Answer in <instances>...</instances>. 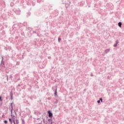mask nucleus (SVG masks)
I'll return each instance as SVG.
<instances>
[{
  "label": "nucleus",
  "mask_w": 124,
  "mask_h": 124,
  "mask_svg": "<svg viewBox=\"0 0 124 124\" xmlns=\"http://www.w3.org/2000/svg\"><path fill=\"white\" fill-rule=\"evenodd\" d=\"M110 51V49H107L106 50V52L107 53V52H109Z\"/></svg>",
  "instance_id": "7"
},
{
  "label": "nucleus",
  "mask_w": 124,
  "mask_h": 124,
  "mask_svg": "<svg viewBox=\"0 0 124 124\" xmlns=\"http://www.w3.org/2000/svg\"><path fill=\"white\" fill-rule=\"evenodd\" d=\"M47 113L48 114V116L49 118H52L53 117V114L51 113V111L50 110H48L47 111Z\"/></svg>",
  "instance_id": "1"
},
{
  "label": "nucleus",
  "mask_w": 124,
  "mask_h": 124,
  "mask_svg": "<svg viewBox=\"0 0 124 124\" xmlns=\"http://www.w3.org/2000/svg\"><path fill=\"white\" fill-rule=\"evenodd\" d=\"M100 100L101 101V102H102V98H100Z\"/></svg>",
  "instance_id": "11"
},
{
  "label": "nucleus",
  "mask_w": 124,
  "mask_h": 124,
  "mask_svg": "<svg viewBox=\"0 0 124 124\" xmlns=\"http://www.w3.org/2000/svg\"><path fill=\"white\" fill-rule=\"evenodd\" d=\"M55 95H57V89L55 90Z\"/></svg>",
  "instance_id": "6"
},
{
  "label": "nucleus",
  "mask_w": 124,
  "mask_h": 124,
  "mask_svg": "<svg viewBox=\"0 0 124 124\" xmlns=\"http://www.w3.org/2000/svg\"><path fill=\"white\" fill-rule=\"evenodd\" d=\"M0 101H2V99H1V96H0Z\"/></svg>",
  "instance_id": "9"
},
{
  "label": "nucleus",
  "mask_w": 124,
  "mask_h": 124,
  "mask_svg": "<svg viewBox=\"0 0 124 124\" xmlns=\"http://www.w3.org/2000/svg\"><path fill=\"white\" fill-rule=\"evenodd\" d=\"M61 38H59L58 41L60 42V41H61Z\"/></svg>",
  "instance_id": "10"
},
{
  "label": "nucleus",
  "mask_w": 124,
  "mask_h": 124,
  "mask_svg": "<svg viewBox=\"0 0 124 124\" xmlns=\"http://www.w3.org/2000/svg\"><path fill=\"white\" fill-rule=\"evenodd\" d=\"M118 41H116V43L114 44V47H117V45H118Z\"/></svg>",
  "instance_id": "3"
},
{
  "label": "nucleus",
  "mask_w": 124,
  "mask_h": 124,
  "mask_svg": "<svg viewBox=\"0 0 124 124\" xmlns=\"http://www.w3.org/2000/svg\"><path fill=\"white\" fill-rule=\"evenodd\" d=\"M51 121V120H50V119H49V120H48V121Z\"/></svg>",
  "instance_id": "14"
},
{
  "label": "nucleus",
  "mask_w": 124,
  "mask_h": 124,
  "mask_svg": "<svg viewBox=\"0 0 124 124\" xmlns=\"http://www.w3.org/2000/svg\"><path fill=\"white\" fill-rule=\"evenodd\" d=\"M118 26L120 28H122V22L118 23Z\"/></svg>",
  "instance_id": "2"
},
{
  "label": "nucleus",
  "mask_w": 124,
  "mask_h": 124,
  "mask_svg": "<svg viewBox=\"0 0 124 124\" xmlns=\"http://www.w3.org/2000/svg\"><path fill=\"white\" fill-rule=\"evenodd\" d=\"M97 103H100V100H98L97 101Z\"/></svg>",
  "instance_id": "12"
},
{
  "label": "nucleus",
  "mask_w": 124,
  "mask_h": 124,
  "mask_svg": "<svg viewBox=\"0 0 124 124\" xmlns=\"http://www.w3.org/2000/svg\"><path fill=\"white\" fill-rule=\"evenodd\" d=\"M16 124H18V120H16Z\"/></svg>",
  "instance_id": "13"
},
{
  "label": "nucleus",
  "mask_w": 124,
  "mask_h": 124,
  "mask_svg": "<svg viewBox=\"0 0 124 124\" xmlns=\"http://www.w3.org/2000/svg\"><path fill=\"white\" fill-rule=\"evenodd\" d=\"M4 124H7V121H4Z\"/></svg>",
  "instance_id": "8"
},
{
  "label": "nucleus",
  "mask_w": 124,
  "mask_h": 124,
  "mask_svg": "<svg viewBox=\"0 0 124 124\" xmlns=\"http://www.w3.org/2000/svg\"><path fill=\"white\" fill-rule=\"evenodd\" d=\"M13 123L14 124H17V123H15V119H13Z\"/></svg>",
  "instance_id": "5"
},
{
  "label": "nucleus",
  "mask_w": 124,
  "mask_h": 124,
  "mask_svg": "<svg viewBox=\"0 0 124 124\" xmlns=\"http://www.w3.org/2000/svg\"><path fill=\"white\" fill-rule=\"evenodd\" d=\"M9 122L11 123V124H12V120H11V119H9Z\"/></svg>",
  "instance_id": "4"
}]
</instances>
